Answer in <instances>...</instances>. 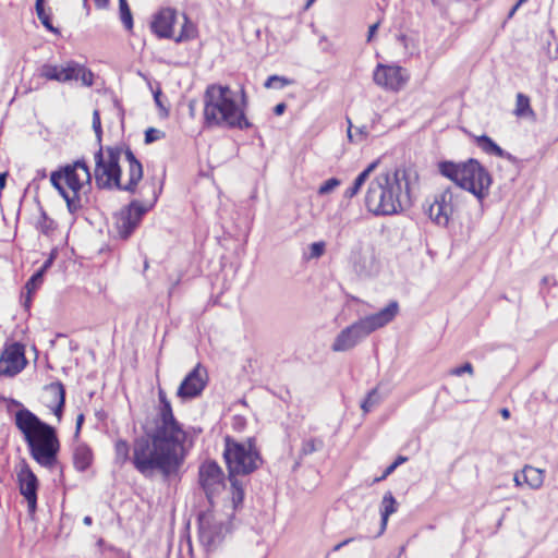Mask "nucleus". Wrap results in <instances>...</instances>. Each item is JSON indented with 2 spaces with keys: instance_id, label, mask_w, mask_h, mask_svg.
Here are the masks:
<instances>
[{
  "instance_id": "nucleus-1",
  "label": "nucleus",
  "mask_w": 558,
  "mask_h": 558,
  "mask_svg": "<svg viewBox=\"0 0 558 558\" xmlns=\"http://www.w3.org/2000/svg\"><path fill=\"white\" fill-rule=\"evenodd\" d=\"M158 397L155 428L134 439V469L145 477L158 472L168 478L183 464L186 433L174 417L172 405L162 389H159Z\"/></svg>"
},
{
  "instance_id": "nucleus-2",
  "label": "nucleus",
  "mask_w": 558,
  "mask_h": 558,
  "mask_svg": "<svg viewBox=\"0 0 558 558\" xmlns=\"http://www.w3.org/2000/svg\"><path fill=\"white\" fill-rule=\"evenodd\" d=\"M93 130L99 145L94 154L95 182L100 190L117 189L135 193L143 179V166L130 147L108 146L104 149L100 112L93 111Z\"/></svg>"
},
{
  "instance_id": "nucleus-3",
  "label": "nucleus",
  "mask_w": 558,
  "mask_h": 558,
  "mask_svg": "<svg viewBox=\"0 0 558 558\" xmlns=\"http://www.w3.org/2000/svg\"><path fill=\"white\" fill-rule=\"evenodd\" d=\"M410 185V170L379 173L368 185L365 206L376 216L398 214L411 205Z\"/></svg>"
},
{
  "instance_id": "nucleus-4",
  "label": "nucleus",
  "mask_w": 558,
  "mask_h": 558,
  "mask_svg": "<svg viewBox=\"0 0 558 558\" xmlns=\"http://www.w3.org/2000/svg\"><path fill=\"white\" fill-rule=\"evenodd\" d=\"M14 424L23 435L31 457L44 468H54L60 451L56 428L24 407L15 412Z\"/></svg>"
},
{
  "instance_id": "nucleus-5",
  "label": "nucleus",
  "mask_w": 558,
  "mask_h": 558,
  "mask_svg": "<svg viewBox=\"0 0 558 558\" xmlns=\"http://www.w3.org/2000/svg\"><path fill=\"white\" fill-rule=\"evenodd\" d=\"M242 105L240 106L234 93L227 85L210 84L206 87L204 101V124L206 128H228L246 130L252 128L247 120L244 107L245 92L242 89Z\"/></svg>"
},
{
  "instance_id": "nucleus-6",
  "label": "nucleus",
  "mask_w": 558,
  "mask_h": 558,
  "mask_svg": "<svg viewBox=\"0 0 558 558\" xmlns=\"http://www.w3.org/2000/svg\"><path fill=\"white\" fill-rule=\"evenodd\" d=\"M223 459L228 470V478L231 484L232 504L234 509L244 500V483L238 476H246L258 470L263 463V457L253 437L244 441L231 436L225 437Z\"/></svg>"
},
{
  "instance_id": "nucleus-7",
  "label": "nucleus",
  "mask_w": 558,
  "mask_h": 558,
  "mask_svg": "<svg viewBox=\"0 0 558 558\" xmlns=\"http://www.w3.org/2000/svg\"><path fill=\"white\" fill-rule=\"evenodd\" d=\"M438 170L441 175L454 182L456 187L472 193L481 203L489 194L492 175L476 159L470 158L463 162L440 161Z\"/></svg>"
},
{
  "instance_id": "nucleus-8",
  "label": "nucleus",
  "mask_w": 558,
  "mask_h": 558,
  "mask_svg": "<svg viewBox=\"0 0 558 558\" xmlns=\"http://www.w3.org/2000/svg\"><path fill=\"white\" fill-rule=\"evenodd\" d=\"M50 182L65 201L69 213L75 215L83 207L80 192L85 183H92V172L87 161L81 158L51 172Z\"/></svg>"
},
{
  "instance_id": "nucleus-9",
  "label": "nucleus",
  "mask_w": 558,
  "mask_h": 558,
  "mask_svg": "<svg viewBox=\"0 0 558 558\" xmlns=\"http://www.w3.org/2000/svg\"><path fill=\"white\" fill-rule=\"evenodd\" d=\"M398 313V302L391 301L379 312L365 316L343 328L335 338L331 350L333 352H347L354 349L372 332L392 322Z\"/></svg>"
},
{
  "instance_id": "nucleus-10",
  "label": "nucleus",
  "mask_w": 558,
  "mask_h": 558,
  "mask_svg": "<svg viewBox=\"0 0 558 558\" xmlns=\"http://www.w3.org/2000/svg\"><path fill=\"white\" fill-rule=\"evenodd\" d=\"M151 198L147 204H143L137 199H133L129 205L121 208L114 216V227L118 235L126 240L138 228L144 215L155 205L158 199L159 192L155 185H150Z\"/></svg>"
},
{
  "instance_id": "nucleus-11",
  "label": "nucleus",
  "mask_w": 558,
  "mask_h": 558,
  "mask_svg": "<svg viewBox=\"0 0 558 558\" xmlns=\"http://www.w3.org/2000/svg\"><path fill=\"white\" fill-rule=\"evenodd\" d=\"M464 192L458 187H447L436 194L428 206L429 218L440 227H447L453 214L459 209Z\"/></svg>"
},
{
  "instance_id": "nucleus-12",
  "label": "nucleus",
  "mask_w": 558,
  "mask_h": 558,
  "mask_svg": "<svg viewBox=\"0 0 558 558\" xmlns=\"http://www.w3.org/2000/svg\"><path fill=\"white\" fill-rule=\"evenodd\" d=\"M26 364L24 345L20 342L10 343L0 355V376L14 377L25 368Z\"/></svg>"
},
{
  "instance_id": "nucleus-13",
  "label": "nucleus",
  "mask_w": 558,
  "mask_h": 558,
  "mask_svg": "<svg viewBox=\"0 0 558 558\" xmlns=\"http://www.w3.org/2000/svg\"><path fill=\"white\" fill-rule=\"evenodd\" d=\"M199 484L210 500L226 486L225 473L216 461L209 460L201 464L198 470Z\"/></svg>"
},
{
  "instance_id": "nucleus-14",
  "label": "nucleus",
  "mask_w": 558,
  "mask_h": 558,
  "mask_svg": "<svg viewBox=\"0 0 558 558\" xmlns=\"http://www.w3.org/2000/svg\"><path fill=\"white\" fill-rule=\"evenodd\" d=\"M208 373L206 367L201 363L183 378L178 390L177 396L182 400H192L199 397L207 386Z\"/></svg>"
},
{
  "instance_id": "nucleus-15",
  "label": "nucleus",
  "mask_w": 558,
  "mask_h": 558,
  "mask_svg": "<svg viewBox=\"0 0 558 558\" xmlns=\"http://www.w3.org/2000/svg\"><path fill=\"white\" fill-rule=\"evenodd\" d=\"M16 477L20 493L27 501L28 513L34 515L37 510L38 478L25 461L22 462Z\"/></svg>"
},
{
  "instance_id": "nucleus-16",
  "label": "nucleus",
  "mask_w": 558,
  "mask_h": 558,
  "mask_svg": "<svg viewBox=\"0 0 558 558\" xmlns=\"http://www.w3.org/2000/svg\"><path fill=\"white\" fill-rule=\"evenodd\" d=\"M374 82L387 89L399 90L407 82L401 66L378 64L374 71Z\"/></svg>"
},
{
  "instance_id": "nucleus-17",
  "label": "nucleus",
  "mask_w": 558,
  "mask_h": 558,
  "mask_svg": "<svg viewBox=\"0 0 558 558\" xmlns=\"http://www.w3.org/2000/svg\"><path fill=\"white\" fill-rule=\"evenodd\" d=\"M60 72L62 83L81 80L82 85L86 87H90L94 84V73L84 64L74 60H69L61 64Z\"/></svg>"
},
{
  "instance_id": "nucleus-18",
  "label": "nucleus",
  "mask_w": 558,
  "mask_h": 558,
  "mask_svg": "<svg viewBox=\"0 0 558 558\" xmlns=\"http://www.w3.org/2000/svg\"><path fill=\"white\" fill-rule=\"evenodd\" d=\"M198 537L199 542L208 549H213L221 541V524L214 521L209 515L199 517Z\"/></svg>"
},
{
  "instance_id": "nucleus-19",
  "label": "nucleus",
  "mask_w": 558,
  "mask_h": 558,
  "mask_svg": "<svg viewBox=\"0 0 558 558\" xmlns=\"http://www.w3.org/2000/svg\"><path fill=\"white\" fill-rule=\"evenodd\" d=\"M177 19V10L163 8L155 15L150 24L153 33L159 38H173V24Z\"/></svg>"
},
{
  "instance_id": "nucleus-20",
  "label": "nucleus",
  "mask_w": 558,
  "mask_h": 558,
  "mask_svg": "<svg viewBox=\"0 0 558 558\" xmlns=\"http://www.w3.org/2000/svg\"><path fill=\"white\" fill-rule=\"evenodd\" d=\"M46 405L53 412L60 422L65 404V388L61 381H53L44 388Z\"/></svg>"
},
{
  "instance_id": "nucleus-21",
  "label": "nucleus",
  "mask_w": 558,
  "mask_h": 558,
  "mask_svg": "<svg viewBox=\"0 0 558 558\" xmlns=\"http://www.w3.org/2000/svg\"><path fill=\"white\" fill-rule=\"evenodd\" d=\"M476 144L483 151H485L488 155H494L500 158L508 159L510 161L514 160V157L510 153L504 150L487 135L477 136Z\"/></svg>"
},
{
  "instance_id": "nucleus-22",
  "label": "nucleus",
  "mask_w": 558,
  "mask_h": 558,
  "mask_svg": "<svg viewBox=\"0 0 558 558\" xmlns=\"http://www.w3.org/2000/svg\"><path fill=\"white\" fill-rule=\"evenodd\" d=\"M92 462V449L85 444L77 445L73 452L74 468L80 472H84L90 466Z\"/></svg>"
},
{
  "instance_id": "nucleus-23",
  "label": "nucleus",
  "mask_w": 558,
  "mask_h": 558,
  "mask_svg": "<svg viewBox=\"0 0 558 558\" xmlns=\"http://www.w3.org/2000/svg\"><path fill=\"white\" fill-rule=\"evenodd\" d=\"M325 447L324 439L320 437L304 438L295 462V468L301 464V460L314 452L322 451Z\"/></svg>"
},
{
  "instance_id": "nucleus-24",
  "label": "nucleus",
  "mask_w": 558,
  "mask_h": 558,
  "mask_svg": "<svg viewBox=\"0 0 558 558\" xmlns=\"http://www.w3.org/2000/svg\"><path fill=\"white\" fill-rule=\"evenodd\" d=\"M523 482L532 489H538L545 478V471L531 465H525L522 470Z\"/></svg>"
},
{
  "instance_id": "nucleus-25",
  "label": "nucleus",
  "mask_w": 558,
  "mask_h": 558,
  "mask_svg": "<svg viewBox=\"0 0 558 558\" xmlns=\"http://www.w3.org/2000/svg\"><path fill=\"white\" fill-rule=\"evenodd\" d=\"M378 161L369 163L354 180L353 184L344 191L343 196L345 198L354 197L364 185L369 174L376 169Z\"/></svg>"
},
{
  "instance_id": "nucleus-26",
  "label": "nucleus",
  "mask_w": 558,
  "mask_h": 558,
  "mask_svg": "<svg viewBox=\"0 0 558 558\" xmlns=\"http://www.w3.org/2000/svg\"><path fill=\"white\" fill-rule=\"evenodd\" d=\"M397 511V500L391 494L387 492L381 500L380 517H381V529L380 533L386 530L389 515Z\"/></svg>"
},
{
  "instance_id": "nucleus-27",
  "label": "nucleus",
  "mask_w": 558,
  "mask_h": 558,
  "mask_svg": "<svg viewBox=\"0 0 558 558\" xmlns=\"http://www.w3.org/2000/svg\"><path fill=\"white\" fill-rule=\"evenodd\" d=\"M131 449L126 440L119 439L114 444V456L116 463L123 465L128 461H130L134 465V445L132 446V454L130 453Z\"/></svg>"
},
{
  "instance_id": "nucleus-28",
  "label": "nucleus",
  "mask_w": 558,
  "mask_h": 558,
  "mask_svg": "<svg viewBox=\"0 0 558 558\" xmlns=\"http://www.w3.org/2000/svg\"><path fill=\"white\" fill-rule=\"evenodd\" d=\"M184 23L181 27L180 34L174 38L175 43L189 41L196 37L197 29L194 23L190 21L186 14H183Z\"/></svg>"
},
{
  "instance_id": "nucleus-29",
  "label": "nucleus",
  "mask_w": 558,
  "mask_h": 558,
  "mask_svg": "<svg viewBox=\"0 0 558 558\" xmlns=\"http://www.w3.org/2000/svg\"><path fill=\"white\" fill-rule=\"evenodd\" d=\"M514 114L517 117L534 116V111L531 108L530 98L522 93L517 94Z\"/></svg>"
},
{
  "instance_id": "nucleus-30",
  "label": "nucleus",
  "mask_w": 558,
  "mask_h": 558,
  "mask_svg": "<svg viewBox=\"0 0 558 558\" xmlns=\"http://www.w3.org/2000/svg\"><path fill=\"white\" fill-rule=\"evenodd\" d=\"M38 74L40 77L46 78L47 81H56V82L62 83L60 65L51 64V63H44L38 69Z\"/></svg>"
},
{
  "instance_id": "nucleus-31",
  "label": "nucleus",
  "mask_w": 558,
  "mask_h": 558,
  "mask_svg": "<svg viewBox=\"0 0 558 558\" xmlns=\"http://www.w3.org/2000/svg\"><path fill=\"white\" fill-rule=\"evenodd\" d=\"M119 15L124 28L132 31L134 22L128 0H119Z\"/></svg>"
},
{
  "instance_id": "nucleus-32",
  "label": "nucleus",
  "mask_w": 558,
  "mask_h": 558,
  "mask_svg": "<svg viewBox=\"0 0 558 558\" xmlns=\"http://www.w3.org/2000/svg\"><path fill=\"white\" fill-rule=\"evenodd\" d=\"M381 400L383 399L378 393L377 388H374L367 393L366 398L362 401L361 409L363 410L364 413H368L373 411L377 405H379Z\"/></svg>"
},
{
  "instance_id": "nucleus-33",
  "label": "nucleus",
  "mask_w": 558,
  "mask_h": 558,
  "mask_svg": "<svg viewBox=\"0 0 558 558\" xmlns=\"http://www.w3.org/2000/svg\"><path fill=\"white\" fill-rule=\"evenodd\" d=\"M349 128H348V138L352 143H362L364 142L368 136V131L365 125L354 128L348 119Z\"/></svg>"
},
{
  "instance_id": "nucleus-34",
  "label": "nucleus",
  "mask_w": 558,
  "mask_h": 558,
  "mask_svg": "<svg viewBox=\"0 0 558 558\" xmlns=\"http://www.w3.org/2000/svg\"><path fill=\"white\" fill-rule=\"evenodd\" d=\"M37 16L45 28L56 35L60 34L59 28L54 27L51 22V12H47L45 7H35Z\"/></svg>"
},
{
  "instance_id": "nucleus-35",
  "label": "nucleus",
  "mask_w": 558,
  "mask_h": 558,
  "mask_svg": "<svg viewBox=\"0 0 558 558\" xmlns=\"http://www.w3.org/2000/svg\"><path fill=\"white\" fill-rule=\"evenodd\" d=\"M291 83L290 80H288L284 76L279 75H270L266 82L264 83V86L266 88H276V89H282L287 85Z\"/></svg>"
},
{
  "instance_id": "nucleus-36",
  "label": "nucleus",
  "mask_w": 558,
  "mask_h": 558,
  "mask_svg": "<svg viewBox=\"0 0 558 558\" xmlns=\"http://www.w3.org/2000/svg\"><path fill=\"white\" fill-rule=\"evenodd\" d=\"M43 270H37L26 282L25 289L28 294H33L44 282Z\"/></svg>"
},
{
  "instance_id": "nucleus-37",
  "label": "nucleus",
  "mask_w": 558,
  "mask_h": 558,
  "mask_svg": "<svg viewBox=\"0 0 558 558\" xmlns=\"http://www.w3.org/2000/svg\"><path fill=\"white\" fill-rule=\"evenodd\" d=\"M340 184L341 181L339 179L330 178L319 186L317 193L318 195H327L333 192Z\"/></svg>"
},
{
  "instance_id": "nucleus-38",
  "label": "nucleus",
  "mask_w": 558,
  "mask_h": 558,
  "mask_svg": "<svg viewBox=\"0 0 558 558\" xmlns=\"http://www.w3.org/2000/svg\"><path fill=\"white\" fill-rule=\"evenodd\" d=\"M308 248H310V254H308L310 258H319L325 253L326 244L323 241L314 242L310 245Z\"/></svg>"
},
{
  "instance_id": "nucleus-39",
  "label": "nucleus",
  "mask_w": 558,
  "mask_h": 558,
  "mask_svg": "<svg viewBox=\"0 0 558 558\" xmlns=\"http://www.w3.org/2000/svg\"><path fill=\"white\" fill-rule=\"evenodd\" d=\"M464 373H468L471 376L474 374L473 365L470 362H466L461 366L453 367L449 371V375L451 376H461Z\"/></svg>"
},
{
  "instance_id": "nucleus-40",
  "label": "nucleus",
  "mask_w": 558,
  "mask_h": 558,
  "mask_svg": "<svg viewBox=\"0 0 558 558\" xmlns=\"http://www.w3.org/2000/svg\"><path fill=\"white\" fill-rule=\"evenodd\" d=\"M163 132L155 128H148L145 131V144H151L163 136Z\"/></svg>"
},
{
  "instance_id": "nucleus-41",
  "label": "nucleus",
  "mask_w": 558,
  "mask_h": 558,
  "mask_svg": "<svg viewBox=\"0 0 558 558\" xmlns=\"http://www.w3.org/2000/svg\"><path fill=\"white\" fill-rule=\"evenodd\" d=\"M53 221L47 217V214L45 211L41 213V218L38 221V228L39 230L48 234V232L52 229Z\"/></svg>"
},
{
  "instance_id": "nucleus-42",
  "label": "nucleus",
  "mask_w": 558,
  "mask_h": 558,
  "mask_svg": "<svg viewBox=\"0 0 558 558\" xmlns=\"http://www.w3.org/2000/svg\"><path fill=\"white\" fill-rule=\"evenodd\" d=\"M58 255L57 250H52L49 254V257L45 260V263L41 265V267L38 270H43V275H45L48 269L52 266L54 263V259Z\"/></svg>"
},
{
  "instance_id": "nucleus-43",
  "label": "nucleus",
  "mask_w": 558,
  "mask_h": 558,
  "mask_svg": "<svg viewBox=\"0 0 558 558\" xmlns=\"http://www.w3.org/2000/svg\"><path fill=\"white\" fill-rule=\"evenodd\" d=\"M246 425V420L244 416L241 415H234L232 417V427L235 430L241 432Z\"/></svg>"
},
{
  "instance_id": "nucleus-44",
  "label": "nucleus",
  "mask_w": 558,
  "mask_h": 558,
  "mask_svg": "<svg viewBox=\"0 0 558 558\" xmlns=\"http://www.w3.org/2000/svg\"><path fill=\"white\" fill-rule=\"evenodd\" d=\"M379 24H380V22L378 21V22H376V23H374L373 25L369 26L368 34H367V41L368 43L372 41L375 33L377 32V29L379 27Z\"/></svg>"
},
{
  "instance_id": "nucleus-45",
  "label": "nucleus",
  "mask_w": 558,
  "mask_h": 558,
  "mask_svg": "<svg viewBox=\"0 0 558 558\" xmlns=\"http://www.w3.org/2000/svg\"><path fill=\"white\" fill-rule=\"evenodd\" d=\"M397 469L396 464L391 463L390 465H388L386 468V470L384 471L383 475L377 478V481H381V480H385L388 475H390L395 470Z\"/></svg>"
},
{
  "instance_id": "nucleus-46",
  "label": "nucleus",
  "mask_w": 558,
  "mask_h": 558,
  "mask_svg": "<svg viewBox=\"0 0 558 558\" xmlns=\"http://www.w3.org/2000/svg\"><path fill=\"white\" fill-rule=\"evenodd\" d=\"M286 108L287 106L284 102L277 104L274 108V113L276 116H281L286 111Z\"/></svg>"
},
{
  "instance_id": "nucleus-47",
  "label": "nucleus",
  "mask_w": 558,
  "mask_h": 558,
  "mask_svg": "<svg viewBox=\"0 0 558 558\" xmlns=\"http://www.w3.org/2000/svg\"><path fill=\"white\" fill-rule=\"evenodd\" d=\"M353 541H354L353 537L342 541L341 543L333 546L332 551H339L343 546H347L348 544H350Z\"/></svg>"
},
{
  "instance_id": "nucleus-48",
  "label": "nucleus",
  "mask_w": 558,
  "mask_h": 558,
  "mask_svg": "<svg viewBox=\"0 0 558 558\" xmlns=\"http://www.w3.org/2000/svg\"><path fill=\"white\" fill-rule=\"evenodd\" d=\"M160 97H161V89L158 88L157 90L154 92V100H155V104L159 108H162V104H161Z\"/></svg>"
},
{
  "instance_id": "nucleus-49",
  "label": "nucleus",
  "mask_w": 558,
  "mask_h": 558,
  "mask_svg": "<svg viewBox=\"0 0 558 558\" xmlns=\"http://www.w3.org/2000/svg\"><path fill=\"white\" fill-rule=\"evenodd\" d=\"M84 423V414L81 413L77 415L76 417V426H75V429H76V434L80 433L81 428H82V425Z\"/></svg>"
},
{
  "instance_id": "nucleus-50",
  "label": "nucleus",
  "mask_w": 558,
  "mask_h": 558,
  "mask_svg": "<svg viewBox=\"0 0 558 558\" xmlns=\"http://www.w3.org/2000/svg\"><path fill=\"white\" fill-rule=\"evenodd\" d=\"M94 2L98 9H107L109 5V0H94Z\"/></svg>"
},
{
  "instance_id": "nucleus-51",
  "label": "nucleus",
  "mask_w": 558,
  "mask_h": 558,
  "mask_svg": "<svg viewBox=\"0 0 558 558\" xmlns=\"http://www.w3.org/2000/svg\"><path fill=\"white\" fill-rule=\"evenodd\" d=\"M7 177H8L7 172L0 173V191H2L5 186Z\"/></svg>"
},
{
  "instance_id": "nucleus-52",
  "label": "nucleus",
  "mask_w": 558,
  "mask_h": 558,
  "mask_svg": "<svg viewBox=\"0 0 558 558\" xmlns=\"http://www.w3.org/2000/svg\"><path fill=\"white\" fill-rule=\"evenodd\" d=\"M408 460L407 457H403V456H399L395 462H392L393 464H396V466L398 468L400 464L404 463L405 461Z\"/></svg>"
},
{
  "instance_id": "nucleus-53",
  "label": "nucleus",
  "mask_w": 558,
  "mask_h": 558,
  "mask_svg": "<svg viewBox=\"0 0 558 558\" xmlns=\"http://www.w3.org/2000/svg\"><path fill=\"white\" fill-rule=\"evenodd\" d=\"M500 415H501L505 420L509 418V417H510V411H509V409H507V408H502V409L500 410Z\"/></svg>"
},
{
  "instance_id": "nucleus-54",
  "label": "nucleus",
  "mask_w": 558,
  "mask_h": 558,
  "mask_svg": "<svg viewBox=\"0 0 558 558\" xmlns=\"http://www.w3.org/2000/svg\"><path fill=\"white\" fill-rule=\"evenodd\" d=\"M521 477H522V475H520V474H515L514 475L513 481H514L517 486H521L524 483L523 480H521Z\"/></svg>"
},
{
  "instance_id": "nucleus-55",
  "label": "nucleus",
  "mask_w": 558,
  "mask_h": 558,
  "mask_svg": "<svg viewBox=\"0 0 558 558\" xmlns=\"http://www.w3.org/2000/svg\"><path fill=\"white\" fill-rule=\"evenodd\" d=\"M31 302H32V294H28V293H27V295H26V298H25V301H24V306H25L26 308H29V306H31Z\"/></svg>"
},
{
  "instance_id": "nucleus-56",
  "label": "nucleus",
  "mask_w": 558,
  "mask_h": 558,
  "mask_svg": "<svg viewBox=\"0 0 558 558\" xmlns=\"http://www.w3.org/2000/svg\"><path fill=\"white\" fill-rule=\"evenodd\" d=\"M83 523H84L85 525H90V524L93 523V519H92V517L86 515V517L83 519Z\"/></svg>"
},
{
  "instance_id": "nucleus-57",
  "label": "nucleus",
  "mask_w": 558,
  "mask_h": 558,
  "mask_svg": "<svg viewBox=\"0 0 558 558\" xmlns=\"http://www.w3.org/2000/svg\"><path fill=\"white\" fill-rule=\"evenodd\" d=\"M519 9V7H517V3L512 7V9L510 10L508 16L509 17H512L514 12Z\"/></svg>"
},
{
  "instance_id": "nucleus-58",
  "label": "nucleus",
  "mask_w": 558,
  "mask_h": 558,
  "mask_svg": "<svg viewBox=\"0 0 558 558\" xmlns=\"http://www.w3.org/2000/svg\"><path fill=\"white\" fill-rule=\"evenodd\" d=\"M45 1H46V0H36V2H35V7H39V8H40V7H45Z\"/></svg>"
},
{
  "instance_id": "nucleus-59",
  "label": "nucleus",
  "mask_w": 558,
  "mask_h": 558,
  "mask_svg": "<svg viewBox=\"0 0 558 558\" xmlns=\"http://www.w3.org/2000/svg\"><path fill=\"white\" fill-rule=\"evenodd\" d=\"M315 2V0H307L305 5H304V9L307 10L310 9V7Z\"/></svg>"
},
{
  "instance_id": "nucleus-60",
  "label": "nucleus",
  "mask_w": 558,
  "mask_h": 558,
  "mask_svg": "<svg viewBox=\"0 0 558 558\" xmlns=\"http://www.w3.org/2000/svg\"><path fill=\"white\" fill-rule=\"evenodd\" d=\"M526 0H518L517 1V7H521Z\"/></svg>"
},
{
  "instance_id": "nucleus-61",
  "label": "nucleus",
  "mask_w": 558,
  "mask_h": 558,
  "mask_svg": "<svg viewBox=\"0 0 558 558\" xmlns=\"http://www.w3.org/2000/svg\"><path fill=\"white\" fill-rule=\"evenodd\" d=\"M12 405H20V407H22V404L19 401H15V400H12Z\"/></svg>"
},
{
  "instance_id": "nucleus-62",
  "label": "nucleus",
  "mask_w": 558,
  "mask_h": 558,
  "mask_svg": "<svg viewBox=\"0 0 558 558\" xmlns=\"http://www.w3.org/2000/svg\"><path fill=\"white\" fill-rule=\"evenodd\" d=\"M548 280H549V278H548V277H544V278H543V282H544V283H548Z\"/></svg>"
},
{
  "instance_id": "nucleus-63",
  "label": "nucleus",
  "mask_w": 558,
  "mask_h": 558,
  "mask_svg": "<svg viewBox=\"0 0 558 558\" xmlns=\"http://www.w3.org/2000/svg\"><path fill=\"white\" fill-rule=\"evenodd\" d=\"M86 2H87V0H84V3H86Z\"/></svg>"
}]
</instances>
